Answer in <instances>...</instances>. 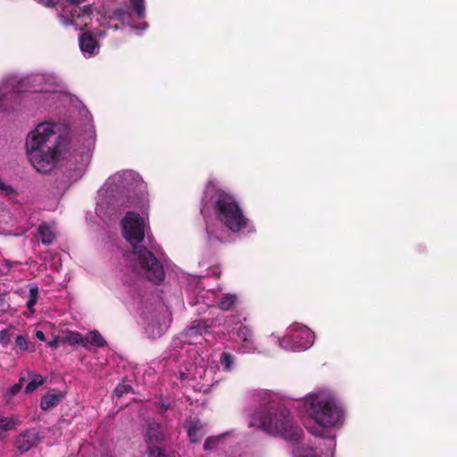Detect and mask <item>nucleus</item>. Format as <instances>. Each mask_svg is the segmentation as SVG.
<instances>
[{"instance_id": "1", "label": "nucleus", "mask_w": 457, "mask_h": 457, "mask_svg": "<svg viewBox=\"0 0 457 457\" xmlns=\"http://www.w3.org/2000/svg\"><path fill=\"white\" fill-rule=\"evenodd\" d=\"M296 408L313 422L308 431L327 443L322 455H318L315 449L303 447L295 452V457H332L337 432L344 427L346 419V407L337 391L329 386L316 387L296 400Z\"/></svg>"}, {"instance_id": "2", "label": "nucleus", "mask_w": 457, "mask_h": 457, "mask_svg": "<svg viewBox=\"0 0 457 457\" xmlns=\"http://www.w3.org/2000/svg\"><path fill=\"white\" fill-rule=\"evenodd\" d=\"M26 152L30 163L39 172L50 171L57 163L66 162L69 170H74L75 179L81 177L89 162V152L79 153L58 133V125L41 122L29 132Z\"/></svg>"}, {"instance_id": "3", "label": "nucleus", "mask_w": 457, "mask_h": 457, "mask_svg": "<svg viewBox=\"0 0 457 457\" xmlns=\"http://www.w3.org/2000/svg\"><path fill=\"white\" fill-rule=\"evenodd\" d=\"M26 92L33 93L32 99L45 108L69 99L63 86L54 77L37 74L21 81L9 78L0 83V112H11L19 108L22 93Z\"/></svg>"}, {"instance_id": "4", "label": "nucleus", "mask_w": 457, "mask_h": 457, "mask_svg": "<svg viewBox=\"0 0 457 457\" xmlns=\"http://www.w3.org/2000/svg\"><path fill=\"white\" fill-rule=\"evenodd\" d=\"M145 185L133 170H120L108 178L104 187L99 190L96 212L105 220L114 215L120 207H135L141 212L148 211L149 201L143 194Z\"/></svg>"}, {"instance_id": "5", "label": "nucleus", "mask_w": 457, "mask_h": 457, "mask_svg": "<svg viewBox=\"0 0 457 457\" xmlns=\"http://www.w3.org/2000/svg\"><path fill=\"white\" fill-rule=\"evenodd\" d=\"M203 201L212 202L213 216L218 223V228L207 225L210 238L222 241L226 231L240 235L255 233L256 228L253 220L245 214L234 195L220 188L218 179H210L207 181Z\"/></svg>"}, {"instance_id": "6", "label": "nucleus", "mask_w": 457, "mask_h": 457, "mask_svg": "<svg viewBox=\"0 0 457 457\" xmlns=\"http://www.w3.org/2000/svg\"><path fill=\"white\" fill-rule=\"evenodd\" d=\"M140 216L135 212H128L120 221L123 237L135 248L132 253L131 266L140 276L159 284L164 279V270L157 258L145 248H136L146 234L148 228L147 211Z\"/></svg>"}, {"instance_id": "7", "label": "nucleus", "mask_w": 457, "mask_h": 457, "mask_svg": "<svg viewBox=\"0 0 457 457\" xmlns=\"http://www.w3.org/2000/svg\"><path fill=\"white\" fill-rule=\"evenodd\" d=\"M249 426L291 442L298 441L303 435L291 411L286 408H269L256 411L250 416Z\"/></svg>"}, {"instance_id": "8", "label": "nucleus", "mask_w": 457, "mask_h": 457, "mask_svg": "<svg viewBox=\"0 0 457 457\" xmlns=\"http://www.w3.org/2000/svg\"><path fill=\"white\" fill-rule=\"evenodd\" d=\"M60 0H54L50 4H45L46 6H53L57 4ZM85 0H63L65 4L62 6L61 12L58 14L59 22L67 27L74 26L79 29L82 26L91 25V16L94 14L91 7L85 6L79 8L78 5L83 3Z\"/></svg>"}, {"instance_id": "9", "label": "nucleus", "mask_w": 457, "mask_h": 457, "mask_svg": "<svg viewBox=\"0 0 457 457\" xmlns=\"http://www.w3.org/2000/svg\"><path fill=\"white\" fill-rule=\"evenodd\" d=\"M278 345L288 351H303L309 349L314 343V333L302 324H292L283 337H275Z\"/></svg>"}, {"instance_id": "10", "label": "nucleus", "mask_w": 457, "mask_h": 457, "mask_svg": "<svg viewBox=\"0 0 457 457\" xmlns=\"http://www.w3.org/2000/svg\"><path fill=\"white\" fill-rule=\"evenodd\" d=\"M195 290L197 299L195 304L202 302L206 306L216 305L220 310L228 311L237 306L239 303V297L235 294H217L214 291L199 288L198 285H196Z\"/></svg>"}, {"instance_id": "11", "label": "nucleus", "mask_w": 457, "mask_h": 457, "mask_svg": "<svg viewBox=\"0 0 457 457\" xmlns=\"http://www.w3.org/2000/svg\"><path fill=\"white\" fill-rule=\"evenodd\" d=\"M220 323L221 320L219 318L194 321L185 332L186 341L190 345H201L203 341L208 342L207 336L210 330Z\"/></svg>"}, {"instance_id": "12", "label": "nucleus", "mask_w": 457, "mask_h": 457, "mask_svg": "<svg viewBox=\"0 0 457 457\" xmlns=\"http://www.w3.org/2000/svg\"><path fill=\"white\" fill-rule=\"evenodd\" d=\"M237 337L240 341L238 351L241 353H260L261 350L254 338L253 329L245 325H241L236 331Z\"/></svg>"}, {"instance_id": "13", "label": "nucleus", "mask_w": 457, "mask_h": 457, "mask_svg": "<svg viewBox=\"0 0 457 457\" xmlns=\"http://www.w3.org/2000/svg\"><path fill=\"white\" fill-rule=\"evenodd\" d=\"M79 47L83 55L87 58H90L99 52V44L89 32L81 34L79 37Z\"/></svg>"}, {"instance_id": "14", "label": "nucleus", "mask_w": 457, "mask_h": 457, "mask_svg": "<svg viewBox=\"0 0 457 457\" xmlns=\"http://www.w3.org/2000/svg\"><path fill=\"white\" fill-rule=\"evenodd\" d=\"M38 441V435L36 430H27L21 433L17 440L16 445L20 452L29 451Z\"/></svg>"}, {"instance_id": "15", "label": "nucleus", "mask_w": 457, "mask_h": 457, "mask_svg": "<svg viewBox=\"0 0 457 457\" xmlns=\"http://www.w3.org/2000/svg\"><path fill=\"white\" fill-rule=\"evenodd\" d=\"M187 436L193 443L199 442L205 434L203 424L198 420H192L187 422Z\"/></svg>"}, {"instance_id": "16", "label": "nucleus", "mask_w": 457, "mask_h": 457, "mask_svg": "<svg viewBox=\"0 0 457 457\" xmlns=\"http://www.w3.org/2000/svg\"><path fill=\"white\" fill-rule=\"evenodd\" d=\"M219 362L221 370L226 373H232L237 368V356L227 351L220 353Z\"/></svg>"}, {"instance_id": "17", "label": "nucleus", "mask_w": 457, "mask_h": 457, "mask_svg": "<svg viewBox=\"0 0 457 457\" xmlns=\"http://www.w3.org/2000/svg\"><path fill=\"white\" fill-rule=\"evenodd\" d=\"M195 369L192 373L186 374V372L180 373V378L182 380L191 378L194 380L197 378H204L207 375V370L205 369L204 360L202 357L195 360Z\"/></svg>"}, {"instance_id": "18", "label": "nucleus", "mask_w": 457, "mask_h": 457, "mask_svg": "<svg viewBox=\"0 0 457 457\" xmlns=\"http://www.w3.org/2000/svg\"><path fill=\"white\" fill-rule=\"evenodd\" d=\"M21 422L19 416H0V441L6 436V433L14 429Z\"/></svg>"}, {"instance_id": "19", "label": "nucleus", "mask_w": 457, "mask_h": 457, "mask_svg": "<svg viewBox=\"0 0 457 457\" xmlns=\"http://www.w3.org/2000/svg\"><path fill=\"white\" fill-rule=\"evenodd\" d=\"M63 396V394L60 391H50L42 398L40 406L44 411L50 410L56 406Z\"/></svg>"}, {"instance_id": "20", "label": "nucleus", "mask_w": 457, "mask_h": 457, "mask_svg": "<svg viewBox=\"0 0 457 457\" xmlns=\"http://www.w3.org/2000/svg\"><path fill=\"white\" fill-rule=\"evenodd\" d=\"M38 299V287L35 284H30L29 287V300L27 302V307L29 309L28 316L34 314V306L37 303Z\"/></svg>"}, {"instance_id": "21", "label": "nucleus", "mask_w": 457, "mask_h": 457, "mask_svg": "<svg viewBox=\"0 0 457 457\" xmlns=\"http://www.w3.org/2000/svg\"><path fill=\"white\" fill-rule=\"evenodd\" d=\"M14 349L18 352H34L35 347L31 345L27 337L19 335L15 338Z\"/></svg>"}, {"instance_id": "22", "label": "nucleus", "mask_w": 457, "mask_h": 457, "mask_svg": "<svg viewBox=\"0 0 457 457\" xmlns=\"http://www.w3.org/2000/svg\"><path fill=\"white\" fill-rule=\"evenodd\" d=\"M63 341L70 345H81L83 346H86L85 338L83 337V336L79 332L71 330H67L65 332Z\"/></svg>"}, {"instance_id": "23", "label": "nucleus", "mask_w": 457, "mask_h": 457, "mask_svg": "<svg viewBox=\"0 0 457 457\" xmlns=\"http://www.w3.org/2000/svg\"><path fill=\"white\" fill-rule=\"evenodd\" d=\"M39 237L41 241L45 245H50L54 239V231L53 228L43 225L38 228Z\"/></svg>"}, {"instance_id": "24", "label": "nucleus", "mask_w": 457, "mask_h": 457, "mask_svg": "<svg viewBox=\"0 0 457 457\" xmlns=\"http://www.w3.org/2000/svg\"><path fill=\"white\" fill-rule=\"evenodd\" d=\"M147 437L150 443L159 442L163 438V434L159 424H153L149 426Z\"/></svg>"}, {"instance_id": "25", "label": "nucleus", "mask_w": 457, "mask_h": 457, "mask_svg": "<svg viewBox=\"0 0 457 457\" xmlns=\"http://www.w3.org/2000/svg\"><path fill=\"white\" fill-rule=\"evenodd\" d=\"M85 343H90L96 346L102 347L105 345V340L98 331L93 330L86 336Z\"/></svg>"}, {"instance_id": "26", "label": "nucleus", "mask_w": 457, "mask_h": 457, "mask_svg": "<svg viewBox=\"0 0 457 457\" xmlns=\"http://www.w3.org/2000/svg\"><path fill=\"white\" fill-rule=\"evenodd\" d=\"M44 384V378L41 375L38 374H33L30 377V381L27 385L25 388L26 394H30L34 392L36 389H37L40 386Z\"/></svg>"}, {"instance_id": "27", "label": "nucleus", "mask_w": 457, "mask_h": 457, "mask_svg": "<svg viewBox=\"0 0 457 457\" xmlns=\"http://www.w3.org/2000/svg\"><path fill=\"white\" fill-rule=\"evenodd\" d=\"M226 435H220L217 436L208 437L204 444V449L205 451L212 450L222 444Z\"/></svg>"}, {"instance_id": "28", "label": "nucleus", "mask_w": 457, "mask_h": 457, "mask_svg": "<svg viewBox=\"0 0 457 457\" xmlns=\"http://www.w3.org/2000/svg\"><path fill=\"white\" fill-rule=\"evenodd\" d=\"M240 322L241 320L237 315H229L223 320V325L228 334L233 332L235 329L234 325L238 324Z\"/></svg>"}, {"instance_id": "29", "label": "nucleus", "mask_w": 457, "mask_h": 457, "mask_svg": "<svg viewBox=\"0 0 457 457\" xmlns=\"http://www.w3.org/2000/svg\"><path fill=\"white\" fill-rule=\"evenodd\" d=\"M81 116L84 118L86 122V130L88 134V137L93 138L95 135L94 126L92 124V115L86 109L81 111Z\"/></svg>"}, {"instance_id": "30", "label": "nucleus", "mask_w": 457, "mask_h": 457, "mask_svg": "<svg viewBox=\"0 0 457 457\" xmlns=\"http://www.w3.org/2000/svg\"><path fill=\"white\" fill-rule=\"evenodd\" d=\"M167 323H163L159 326L158 329L155 331L154 324L148 325L146 328V332L149 337L155 338L161 337L163 332L167 329Z\"/></svg>"}, {"instance_id": "31", "label": "nucleus", "mask_w": 457, "mask_h": 457, "mask_svg": "<svg viewBox=\"0 0 457 457\" xmlns=\"http://www.w3.org/2000/svg\"><path fill=\"white\" fill-rule=\"evenodd\" d=\"M131 6L139 18L145 16V0H129Z\"/></svg>"}, {"instance_id": "32", "label": "nucleus", "mask_w": 457, "mask_h": 457, "mask_svg": "<svg viewBox=\"0 0 457 457\" xmlns=\"http://www.w3.org/2000/svg\"><path fill=\"white\" fill-rule=\"evenodd\" d=\"M149 457H169L160 446L149 447Z\"/></svg>"}, {"instance_id": "33", "label": "nucleus", "mask_w": 457, "mask_h": 457, "mask_svg": "<svg viewBox=\"0 0 457 457\" xmlns=\"http://www.w3.org/2000/svg\"><path fill=\"white\" fill-rule=\"evenodd\" d=\"M131 387L126 384H120L115 389V395L117 397H121L124 394L130 391Z\"/></svg>"}, {"instance_id": "34", "label": "nucleus", "mask_w": 457, "mask_h": 457, "mask_svg": "<svg viewBox=\"0 0 457 457\" xmlns=\"http://www.w3.org/2000/svg\"><path fill=\"white\" fill-rule=\"evenodd\" d=\"M11 341L10 333L7 329L0 331V344L6 346Z\"/></svg>"}, {"instance_id": "35", "label": "nucleus", "mask_w": 457, "mask_h": 457, "mask_svg": "<svg viewBox=\"0 0 457 457\" xmlns=\"http://www.w3.org/2000/svg\"><path fill=\"white\" fill-rule=\"evenodd\" d=\"M126 16L127 12L125 11L117 9L113 12V14L111 18L118 21H124Z\"/></svg>"}, {"instance_id": "36", "label": "nucleus", "mask_w": 457, "mask_h": 457, "mask_svg": "<svg viewBox=\"0 0 457 457\" xmlns=\"http://www.w3.org/2000/svg\"><path fill=\"white\" fill-rule=\"evenodd\" d=\"M12 188L11 186L5 184L4 181L0 179V192H2L4 195H11L12 193Z\"/></svg>"}, {"instance_id": "37", "label": "nucleus", "mask_w": 457, "mask_h": 457, "mask_svg": "<svg viewBox=\"0 0 457 457\" xmlns=\"http://www.w3.org/2000/svg\"><path fill=\"white\" fill-rule=\"evenodd\" d=\"M22 381H23V379L21 378V379L20 380V383H18V384H16V385H14V386H12L11 387V389H10V393H11V395H15V394H17V393L21 390Z\"/></svg>"}, {"instance_id": "38", "label": "nucleus", "mask_w": 457, "mask_h": 457, "mask_svg": "<svg viewBox=\"0 0 457 457\" xmlns=\"http://www.w3.org/2000/svg\"><path fill=\"white\" fill-rule=\"evenodd\" d=\"M47 345L50 348L56 349L59 346V337H54L52 341H49L47 343Z\"/></svg>"}, {"instance_id": "39", "label": "nucleus", "mask_w": 457, "mask_h": 457, "mask_svg": "<svg viewBox=\"0 0 457 457\" xmlns=\"http://www.w3.org/2000/svg\"><path fill=\"white\" fill-rule=\"evenodd\" d=\"M147 28V24L146 23H144L142 25V28H137V27H132V29L135 31V33L137 35H140L142 33V31L145 30Z\"/></svg>"}, {"instance_id": "40", "label": "nucleus", "mask_w": 457, "mask_h": 457, "mask_svg": "<svg viewBox=\"0 0 457 457\" xmlns=\"http://www.w3.org/2000/svg\"><path fill=\"white\" fill-rule=\"evenodd\" d=\"M220 273V267H213V268H212V270H210L209 275H211V276H214V277H219Z\"/></svg>"}, {"instance_id": "41", "label": "nucleus", "mask_w": 457, "mask_h": 457, "mask_svg": "<svg viewBox=\"0 0 457 457\" xmlns=\"http://www.w3.org/2000/svg\"><path fill=\"white\" fill-rule=\"evenodd\" d=\"M36 337L40 341H46L45 334L41 330H37L35 332Z\"/></svg>"}, {"instance_id": "42", "label": "nucleus", "mask_w": 457, "mask_h": 457, "mask_svg": "<svg viewBox=\"0 0 457 457\" xmlns=\"http://www.w3.org/2000/svg\"><path fill=\"white\" fill-rule=\"evenodd\" d=\"M37 2L42 4H52L54 0H36Z\"/></svg>"}, {"instance_id": "43", "label": "nucleus", "mask_w": 457, "mask_h": 457, "mask_svg": "<svg viewBox=\"0 0 457 457\" xmlns=\"http://www.w3.org/2000/svg\"><path fill=\"white\" fill-rule=\"evenodd\" d=\"M263 394H264V395H267L269 399H270V398H271V393H269V392L263 391Z\"/></svg>"}, {"instance_id": "44", "label": "nucleus", "mask_w": 457, "mask_h": 457, "mask_svg": "<svg viewBox=\"0 0 457 457\" xmlns=\"http://www.w3.org/2000/svg\"><path fill=\"white\" fill-rule=\"evenodd\" d=\"M187 372H188L187 374H190V373H192L193 371H190V370H187Z\"/></svg>"}]
</instances>
